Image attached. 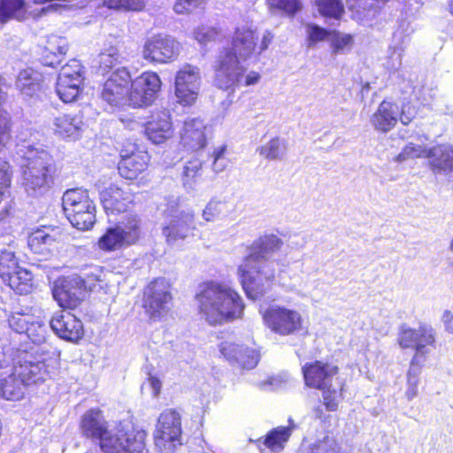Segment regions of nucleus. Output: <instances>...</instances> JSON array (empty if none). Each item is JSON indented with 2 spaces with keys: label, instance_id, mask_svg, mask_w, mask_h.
Returning a JSON list of instances; mask_svg holds the SVG:
<instances>
[{
  "label": "nucleus",
  "instance_id": "1",
  "mask_svg": "<svg viewBox=\"0 0 453 453\" xmlns=\"http://www.w3.org/2000/svg\"><path fill=\"white\" fill-rule=\"evenodd\" d=\"M282 243L277 235L269 234L259 237L248 248V254L238 268L241 283L248 298L257 300L270 288L277 265L272 257Z\"/></svg>",
  "mask_w": 453,
  "mask_h": 453
},
{
  "label": "nucleus",
  "instance_id": "2",
  "mask_svg": "<svg viewBox=\"0 0 453 453\" xmlns=\"http://www.w3.org/2000/svg\"><path fill=\"white\" fill-rule=\"evenodd\" d=\"M17 154L27 161L22 166L21 187L30 197L44 196L52 188L56 164L42 144L23 141L17 144Z\"/></svg>",
  "mask_w": 453,
  "mask_h": 453
},
{
  "label": "nucleus",
  "instance_id": "3",
  "mask_svg": "<svg viewBox=\"0 0 453 453\" xmlns=\"http://www.w3.org/2000/svg\"><path fill=\"white\" fill-rule=\"evenodd\" d=\"M257 37L249 27H238L233 37L232 48L221 50L216 61L215 85L227 89L243 79L244 68L241 60L250 58L256 50Z\"/></svg>",
  "mask_w": 453,
  "mask_h": 453
},
{
  "label": "nucleus",
  "instance_id": "4",
  "mask_svg": "<svg viewBox=\"0 0 453 453\" xmlns=\"http://www.w3.org/2000/svg\"><path fill=\"white\" fill-rule=\"evenodd\" d=\"M196 299L199 312L211 325L240 318L244 309L242 298L234 290L212 281L201 286Z\"/></svg>",
  "mask_w": 453,
  "mask_h": 453
},
{
  "label": "nucleus",
  "instance_id": "5",
  "mask_svg": "<svg viewBox=\"0 0 453 453\" xmlns=\"http://www.w3.org/2000/svg\"><path fill=\"white\" fill-rule=\"evenodd\" d=\"M12 370L11 374L0 378V395L10 401L22 399L27 386L44 381L50 374L41 357L25 350L18 353Z\"/></svg>",
  "mask_w": 453,
  "mask_h": 453
},
{
  "label": "nucleus",
  "instance_id": "6",
  "mask_svg": "<svg viewBox=\"0 0 453 453\" xmlns=\"http://www.w3.org/2000/svg\"><path fill=\"white\" fill-rule=\"evenodd\" d=\"M64 213L73 226L88 230L96 222V206L88 192L80 188L66 190L62 197Z\"/></svg>",
  "mask_w": 453,
  "mask_h": 453
},
{
  "label": "nucleus",
  "instance_id": "7",
  "mask_svg": "<svg viewBox=\"0 0 453 453\" xmlns=\"http://www.w3.org/2000/svg\"><path fill=\"white\" fill-rule=\"evenodd\" d=\"M154 440L159 453H178L177 448L182 445V428L177 411L167 409L159 415Z\"/></svg>",
  "mask_w": 453,
  "mask_h": 453
},
{
  "label": "nucleus",
  "instance_id": "8",
  "mask_svg": "<svg viewBox=\"0 0 453 453\" xmlns=\"http://www.w3.org/2000/svg\"><path fill=\"white\" fill-rule=\"evenodd\" d=\"M398 343L403 349H415V356L427 358L436 348V332L430 325H420L417 329L402 325L399 329Z\"/></svg>",
  "mask_w": 453,
  "mask_h": 453
},
{
  "label": "nucleus",
  "instance_id": "9",
  "mask_svg": "<svg viewBox=\"0 0 453 453\" xmlns=\"http://www.w3.org/2000/svg\"><path fill=\"white\" fill-rule=\"evenodd\" d=\"M84 67L79 60L71 59L61 67L56 83V92L64 103L76 101L83 89Z\"/></svg>",
  "mask_w": 453,
  "mask_h": 453
},
{
  "label": "nucleus",
  "instance_id": "10",
  "mask_svg": "<svg viewBox=\"0 0 453 453\" xmlns=\"http://www.w3.org/2000/svg\"><path fill=\"white\" fill-rule=\"evenodd\" d=\"M146 433L143 430L108 432L99 446L104 453H148L145 448Z\"/></svg>",
  "mask_w": 453,
  "mask_h": 453
},
{
  "label": "nucleus",
  "instance_id": "11",
  "mask_svg": "<svg viewBox=\"0 0 453 453\" xmlns=\"http://www.w3.org/2000/svg\"><path fill=\"white\" fill-rule=\"evenodd\" d=\"M165 215L163 234L168 244L176 245L190 233L194 224V213L191 211L180 210L178 204L173 201L168 203Z\"/></svg>",
  "mask_w": 453,
  "mask_h": 453
},
{
  "label": "nucleus",
  "instance_id": "12",
  "mask_svg": "<svg viewBox=\"0 0 453 453\" xmlns=\"http://www.w3.org/2000/svg\"><path fill=\"white\" fill-rule=\"evenodd\" d=\"M140 236V222L135 217L109 227L99 238L97 245L100 250L112 251L124 246H129L138 240Z\"/></svg>",
  "mask_w": 453,
  "mask_h": 453
},
{
  "label": "nucleus",
  "instance_id": "13",
  "mask_svg": "<svg viewBox=\"0 0 453 453\" xmlns=\"http://www.w3.org/2000/svg\"><path fill=\"white\" fill-rule=\"evenodd\" d=\"M265 325L275 334L286 336L302 329L303 318L299 311L284 306L272 305L263 312Z\"/></svg>",
  "mask_w": 453,
  "mask_h": 453
},
{
  "label": "nucleus",
  "instance_id": "14",
  "mask_svg": "<svg viewBox=\"0 0 453 453\" xmlns=\"http://www.w3.org/2000/svg\"><path fill=\"white\" fill-rule=\"evenodd\" d=\"M161 88L159 76L153 72H145L131 82L127 100L134 108H143L152 104Z\"/></svg>",
  "mask_w": 453,
  "mask_h": 453
},
{
  "label": "nucleus",
  "instance_id": "15",
  "mask_svg": "<svg viewBox=\"0 0 453 453\" xmlns=\"http://www.w3.org/2000/svg\"><path fill=\"white\" fill-rule=\"evenodd\" d=\"M172 301L170 285L164 278L151 281L144 289L143 308L151 319H157L169 311Z\"/></svg>",
  "mask_w": 453,
  "mask_h": 453
},
{
  "label": "nucleus",
  "instance_id": "16",
  "mask_svg": "<svg viewBox=\"0 0 453 453\" xmlns=\"http://www.w3.org/2000/svg\"><path fill=\"white\" fill-rule=\"evenodd\" d=\"M85 280L72 275L58 279L52 288L53 298L64 309L76 308L85 296Z\"/></svg>",
  "mask_w": 453,
  "mask_h": 453
},
{
  "label": "nucleus",
  "instance_id": "17",
  "mask_svg": "<svg viewBox=\"0 0 453 453\" xmlns=\"http://www.w3.org/2000/svg\"><path fill=\"white\" fill-rule=\"evenodd\" d=\"M131 75L126 67H116L108 80L103 85L101 97L112 106H121L128 104V84Z\"/></svg>",
  "mask_w": 453,
  "mask_h": 453
},
{
  "label": "nucleus",
  "instance_id": "18",
  "mask_svg": "<svg viewBox=\"0 0 453 453\" xmlns=\"http://www.w3.org/2000/svg\"><path fill=\"white\" fill-rule=\"evenodd\" d=\"M201 77L199 69L186 65L175 75V96L178 102L184 105L192 104L197 97Z\"/></svg>",
  "mask_w": 453,
  "mask_h": 453
},
{
  "label": "nucleus",
  "instance_id": "19",
  "mask_svg": "<svg viewBox=\"0 0 453 453\" xmlns=\"http://www.w3.org/2000/svg\"><path fill=\"white\" fill-rule=\"evenodd\" d=\"M179 43L171 36L157 35L149 38L142 50L143 58L150 63H166L176 58Z\"/></svg>",
  "mask_w": 453,
  "mask_h": 453
},
{
  "label": "nucleus",
  "instance_id": "20",
  "mask_svg": "<svg viewBox=\"0 0 453 453\" xmlns=\"http://www.w3.org/2000/svg\"><path fill=\"white\" fill-rule=\"evenodd\" d=\"M50 326L61 339L76 342L84 335L82 322L71 311H59L52 316Z\"/></svg>",
  "mask_w": 453,
  "mask_h": 453
},
{
  "label": "nucleus",
  "instance_id": "21",
  "mask_svg": "<svg viewBox=\"0 0 453 453\" xmlns=\"http://www.w3.org/2000/svg\"><path fill=\"white\" fill-rule=\"evenodd\" d=\"M219 351L231 365L242 369L255 368L260 358L256 349L231 342H221Z\"/></svg>",
  "mask_w": 453,
  "mask_h": 453
},
{
  "label": "nucleus",
  "instance_id": "22",
  "mask_svg": "<svg viewBox=\"0 0 453 453\" xmlns=\"http://www.w3.org/2000/svg\"><path fill=\"white\" fill-rule=\"evenodd\" d=\"M304 383L309 388L326 389L331 385L338 367L322 361L306 363L302 367Z\"/></svg>",
  "mask_w": 453,
  "mask_h": 453
},
{
  "label": "nucleus",
  "instance_id": "23",
  "mask_svg": "<svg viewBox=\"0 0 453 453\" xmlns=\"http://www.w3.org/2000/svg\"><path fill=\"white\" fill-rule=\"evenodd\" d=\"M100 200L107 214L124 212L133 201L131 191L111 184L100 192Z\"/></svg>",
  "mask_w": 453,
  "mask_h": 453
},
{
  "label": "nucleus",
  "instance_id": "24",
  "mask_svg": "<svg viewBox=\"0 0 453 453\" xmlns=\"http://www.w3.org/2000/svg\"><path fill=\"white\" fill-rule=\"evenodd\" d=\"M60 235L58 227L42 226L30 233L27 244L34 253L48 256L51 253Z\"/></svg>",
  "mask_w": 453,
  "mask_h": 453
},
{
  "label": "nucleus",
  "instance_id": "25",
  "mask_svg": "<svg viewBox=\"0 0 453 453\" xmlns=\"http://www.w3.org/2000/svg\"><path fill=\"white\" fill-rule=\"evenodd\" d=\"M144 133L148 139L155 144L164 143L173 135V127L170 113L167 110L155 112L147 122Z\"/></svg>",
  "mask_w": 453,
  "mask_h": 453
},
{
  "label": "nucleus",
  "instance_id": "26",
  "mask_svg": "<svg viewBox=\"0 0 453 453\" xmlns=\"http://www.w3.org/2000/svg\"><path fill=\"white\" fill-rule=\"evenodd\" d=\"M399 117V107L396 104L383 100L370 118V123L374 130L387 134L396 125Z\"/></svg>",
  "mask_w": 453,
  "mask_h": 453
},
{
  "label": "nucleus",
  "instance_id": "27",
  "mask_svg": "<svg viewBox=\"0 0 453 453\" xmlns=\"http://www.w3.org/2000/svg\"><path fill=\"white\" fill-rule=\"evenodd\" d=\"M205 125L199 118H188L184 121L180 133L181 144L191 150H198L206 144Z\"/></svg>",
  "mask_w": 453,
  "mask_h": 453
},
{
  "label": "nucleus",
  "instance_id": "28",
  "mask_svg": "<svg viewBox=\"0 0 453 453\" xmlns=\"http://www.w3.org/2000/svg\"><path fill=\"white\" fill-rule=\"evenodd\" d=\"M81 429L83 436L98 443L109 432L107 422L102 411L95 409H91L83 414L81 421Z\"/></svg>",
  "mask_w": 453,
  "mask_h": 453
},
{
  "label": "nucleus",
  "instance_id": "29",
  "mask_svg": "<svg viewBox=\"0 0 453 453\" xmlns=\"http://www.w3.org/2000/svg\"><path fill=\"white\" fill-rule=\"evenodd\" d=\"M427 158L434 173L449 175L453 173L452 144H440L428 149Z\"/></svg>",
  "mask_w": 453,
  "mask_h": 453
},
{
  "label": "nucleus",
  "instance_id": "30",
  "mask_svg": "<svg viewBox=\"0 0 453 453\" xmlns=\"http://www.w3.org/2000/svg\"><path fill=\"white\" fill-rule=\"evenodd\" d=\"M83 125L80 114H59L53 119L51 128L56 135L63 139L76 140L81 136Z\"/></svg>",
  "mask_w": 453,
  "mask_h": 453
},
{
  "label": "nucleus",
  "instance_id": "31",
  "mask_svg": "<svg viewBox=\"0 0 453 453\" xmlns=\"http://www.w3.org/2000/svg\"><path fill=\"white\" fill-rule=\"evenodd\" d=\"M42 76L33 69H25L19 72L16 87L23 99L29 104L35 103L40 97Z\"/></svg>",
  "mask_w": 453,
  "mask_h": 453
},
{
  "label": "nucleus",
  "instance_id": "32",
  "mask_svg": "<svg viewBox=\"0 0 453 453\" xmlns=\"http://www.w3.org/2000/svg\"><path fill=\"white\" fill-rule=\"evenodd\" d=\"M127 155L119 162L118 170L121 177L134 180L146 169L149 157L146 154H133L127 157Z\"/></svg>",
  "mask_w": 453,
  "mask_h": 453
},
{
  "label": "nucleus",
  "instance_id": "33",
  "mask_svg": "<svg viewBox=\"0 0 453 453\" xmlns=\"http://www.w3.org/2000/svg\"><path fill=\"white\" fill-rule=\"evenodd\" d=\"M66 40L62 37L52 36L48 41L42 54L44 65L55 67L58 65L67 51Z\"/></svg>",
  "mask_w": 453,
  "mask_h": 453
},
{
  "label": "nucleus",
  "instance_id": "34",
  "mask_svg": "<svg viewBox=\"0 0 453 453\" xmlns=\"http://www.w3.org/2000/svg\"><path fill=\"white\" fill-rule=\"evenodd\" d=\"M289 423L288 426H278L271 430L263 439V444L273 452H280L295 428L292 419H289Z\"/></svg>",
  "mask_w": 453,
  "mask_h": 453
},
{
  "label": "nucleus",
  "instance_id": "35",
  "mask_svg": "<svg viewBox=\"0 0 453 453\" xmlns=\"http://www.w3.org/2000/svg\"><path fill=\"white\" fill-rule=\"evenodd\" d=\"M27 12L25 0H0V23L5 24L11 19L20 20Z\"/></svg>",
  "mask_w": 453,
  "mask_h": 453
},
{
  "label": "nucleus",
  "instance_id": "36",
  "mask_svg": "<svg viewBox=\"0 0 453 453\" xmlns=\"http://www.w3.org/2000/svg\"><path fill=\"white\" fill-rule=\"evenodd\" d=\"M287 142L284 139L274 137L260 146L257 151L266 159L281 160L287 153Z\"/></svg>",
  "mask_w": 453,
  "mask_h": 453
},
{
  "label": "nucleus",
  "instance_id": "37",
  "mask_svg": "<svg viewBox=\"0 0 453 453\" xmlns=\"http://www.w3.org/2000/svg\"><path fill=\"white\" fill-rule=\"evenodd\" d=\"M332 55L346 54L351 50L354 38L349 34H343L337 30H332L329 41Z\"/></svg>",
  "mask_w": 453,
  "mask_h": 453
},
{
  "label": "nucleus",
  "instance_id": "38",
  "mask_svg": "<svg viewBox=\"0 0 453 453\" xmlns=\"http://www.w3.org/2000/svg\"><path fill=\"white\" fill-rule=\"evenodd\" d=\"M5 283L17 294L27 295L32 288V273L27 269L18 271L7 278Z\"/></svg>",
  "mask_w": 453,
  "mask_h": 453
},
{
  "label": "nucleus",
  "instance_id": "39",
  "mask_svg": "<svg viewBox=\"0 0 453 453\" xmlns=\"http://www.w3.org/2000/svg\"><path fill=\"white\" fill-rule=\"evenodd\" d=\"M202 163L199 160L188 161L183 167L182 184L187 192L196 190L198 178L201 176Z\"/></svg>",
  "mask_w": 453,
  "mask_h": 453
},
{
  "label": "nucleus",
  "instance_id": "40",
  "mask_svg": "<svg viewBox=\"0 0 453 453\" xmlns=\"http://www.w3.org/2000/svg\"><path fill=\"white\" fill-rule=\"evenodd\" d=\"M319 12L326 18L340 19L344 13L342 0H316Z\"/></svg>",
  "mask_w": 453,
  "mask_h": 453
},
{
  "label": "nucleus",
  "instance_id": "41",
  "mask_svg": "<svg viewBox=\"0 0 453 453\" xmlns=\"http://www.w3.org/2000/svg\"><path fill=\"white\" fill-rule=\"evenodd\" d=\"M228 211V204L225 201L211 199L203 211V218L206 221H214Z\"/></svg>",
  "mask_w": 453,
  "mask_h": 453
},
{
  "label": "nucleus",
  "instance_id": "42",
  "mask_svg": "<svg viewBox=\"0 0 453 453\" xmlns=\"http://www.w3.org/2000/svg\"><path fill=\"white\" fill-rule=\"evenodd\" d=\"M409 42V37L405 35H403V32L397 31L394 34L393 36V54L392 58H395L396 63H393L391 65L389 63L388 68H390L392 71H396L399 69V67L402 65V53L403 52L404 46Z\"/></svg>",
  "mask_w": 453,
  "mask_h": 453
},
{
  "label": "nucleus",
  "instance_id": "43",
  "mask_svg": "<svg viewBox=\"0 0 453 453\" xmlns=\"http://www.w3.org/2000/svg\"><path fill=\"white\" fill-rule=\"evenodd\" d=\"M14 258V252L9 250H4L0 254V277L3 281L5 282L7 278L12 277V274H16L18 271H21L24 268L19 265L17 259L10 265H4L5 262H12Z\"/></svg>",
  "mask_w": 453,
  "mask_h": 453
},
{
  "label": "nucleus",
  "instance_id": "44",
  "mask_svg": "<svg viewBox=\"0 0 453 453\" xmlns=\"http://www.w3.org/2000/svg\"><path fill=\"white\" fill-rule=\"evenodd\" d=\"M26 334L35 344H40L45 342L47 334L46 323L39 319H35L32 317Z\"/></svg>",
  "mask_w": 453,
  "mask_h": 453
},
{
  "label": "nucleus",
  "instance_id": "45",
  "mask_svg": "<svg viewBox=\"0 0 453 453\" xmlns=\"http://www.w3.org/2000/svg\"><path fill=\"white\" fill-rule=\"evenodd\" d=\"M98 58L99 67L104 72L115 68L120 63V56L118 50L114 47H111L104 52H101Z\"/></svg>",
  "mask_w": 453,
  "mask_h": 453
},
{
  "label": "nucleus",
  "instance_id": "46",
  "mask_svg": "<svg viewBox=\"0 0 453 453\" xmlns=\"http://www.w3.org/2000/svg\"><path fill=\"white\" fill-rule=\"evenodd\" d=\"M427 153L428 149L425 148L423 145L410 142L398 154L396 160L398 162H403L407 159H414L418 157L427 158Z\"/></svg>",
  "mask_w": 453,
  "mask_h": 453
},
{
  "label": "nucleus",
  "instance_id": "47",
  "mask_svg": "<svg viewBox=\"0 0 453 453\" xmlns=\"http://www.w3.org/2000/svg\"><path fill=\"white\" fill-rule=\"evenodd\" d=\"M332 30H327L316 24H308L306 26V33L309 41V46H312L323 41H329V35Z\"/></svg>",
  "mask_w": 453,
  "mask_h": 453
},
{
  "label": "nucleus",
  "instance_id": "48",
  "mask_svg": "<svg viewBox=\"0 0 453 453\" xmlns=\"http://www.w3.org/2000/svg\"><path fill=\"white\" fill-rule=\"evenodd\" d=\"M309 453H341V448L333 437L326 436L314 443Z\"/></svg>",
  "mask_w": 453,
  "mask_h": 453
},
{
  "label": "nucleus",
  "instance_id": "49",
  "mask_svg": "<svg viewBox=\"0 0 453 453\" xmlns=\"http://www.w3.org/2000/svg\"><path fill=\"white\" fill-rule=\"evenodd\" d=\"M219 36V31L211 27H199L194 31V38L201 44L206 45L216 41Z\"/></svg>",
  "mask_w": 453,
  "mask_h": 453
},
{
  "label": "nucleus",
  "instance_id": "50",
  "mask_svg": "<svg viewBox=\"0 0 453 453\" xmlns=\"http://www.w3.org/2000/svg\"><path fill=\"white\" fill-rule=\"evenodd\" d=\"M32 316L28 314L17 313L8 319L10 327L18 334H26Z\"/></svg>",
  "mask_w": 453,
  "mask_h": 453
},
{
  "label": "nucleus",
  "instance_id": "51",
  "mask_svg": "<svg viewBox=\"0 0 453 453\" xmlns=\"http://www.w3.org/2000/svg\"><path fill=\"white\" fill-rule=\"evenodd\" d=\"M104 4L110 9H125L139 11L144 6L143 0H104Z\"/></svg>",
  "mask_w": 453,
  "mask_h": 453
},
{
  "label": "nucleus",
  "instance_id": "52",
  "mask_svg": "<svg viewBox=\"0 0 453 453\" xmlns=\"http://www.w3.org/2000/svg\"><path fill=\"white\" fill-rule=\"evenodd\" d=\"M267 2L272 7L282 10L290 15H294L301 9L299 0H267Z\"/></svg>",
  "mask_w": 453,
  "mask_h": 453
},
{
  "label": "nucleus",
  "instance_id": "53",
  "mask_svg": "<svg viewBox=\"0 0 453 453\" xmlns=\"http://www.w3.org/2000/svg\"><path fill=\"white\" fill-rule=\"evenodd\" d=\"M226 150V146H221L213 151L211 168L216 173L223 172L228 165V159L225 156Z\"/></svg>",
  "mask_w": 453,
  "mask_h": 453
},
{
  "label": "nucleus",
  "instance_id": "54",
  "mask_svg": "<svg viewBox=\"0 0 453 453\" xmlns=\"http://www.w3.org/2000/svg\"><path fill=\"white\" fill-rule=\"evenodd\" d=\"M205 2L206 0H177L173 5V11L177 14H187L201 7Z\"/></svg>",
  "mask_w": 453,
  "mask_h": 453
},
{
  "label": "nucleus",
  "instance_id": "55",
  "mask_svg": "<svg viewBox=\"0 0 453 453\" xmlns=\"http://www.w3.org/2000/svg\"><path fill=\"white\" fill-rule=\"evenodd\" d=\"M11 167L9 163L0 158V202L3 199L4 191L11 184Z\"/></svg>",
  "mask_w": 453,
  "mask_h": 453
},
{
  "label": "nucleus",
  "instance_id": "56",
  "mask_svg": "<svg viewBox=\"0 0 453 453\" xmlns=\"http://www.w3.org/2000/svg\"><path fill=\"white\" fill-rule=\"evenodd\" d=\"M323 390L324 405L328 411H334L338 408V393L336 390L331 391L329 387Z\"/></svg>",
  "mask_w": 453,
  "mask_h": 453
},
{
  "label": "nucleus",
  "instance_id": "57",
  "mask_svg": "<svg viewBox=\"0 0 453 453\" xmlns=\"http://www.w3.org/2000/svg\"><path fill=\"white\" fill-rule=\"evenodd\" d=\"M426 361V358H423L421 357L414 355L411 360L410 368L407 372V377L419 378L424 363Z\"/></svg>",
  "mask_w": 453,
  "mask_h": 453
},
{
  "label": "nucleus",
  "instance_id": "58",
  "mask_svg": "<svg viewBox=\"0 0 453 453\" xmlns=\"http://www.w3.org/2000/svg\"><path fill=\"white\" fill-rule=\"evenodd\" d=\"M21 352L18 350L15 357H12V349L10 347L4 348L3 344H0V368H5L12 363L17 360L18 353Z\"/></svg>",
  "mask_w": 453,
  "mask_h": 453
},
{
  "label": "nucleus",
  "instance_id": "59",
  "mask_svg": "<svg viewBox=\"0 0 453 453\" xmlns=\"http://www.w3.org/2000/svg\"><path fill=\"white\" fill-rule=\"evenodd\" d=\"M9 119L5 113L0 112V150L9 139Z\"/></svg>",
  "mask_w": 453,
  "mask_h": 453
},
{
  "label": "nucleus",
  "instance_id": "60",
  "mask_svg": "<svg viewBox=\"0 0 453 453\" xmlns=\"http://www.w3.org/2000/svg\"><path fill=\"white\" fill-rule=\"evenodd\" d=\"M415 116L416 111L413 107L403 105L401 111L399 110L398 120H400L403 125L407 126L413 120Z\"/></svg>",
  "mask_w": 453,
  "mask_h": 453
},
{
  "label": "nucleus",
  "instance_id": "61",
  "mask_svg": "<svg viewBox=\"0 0 453 453\" xmlns=\"http://www.w3.org/2000/svg\"><path fill=\"white\" fill-rule=\"evenodd\" d=\"M419 384V378L407 377V389L405 392L408 400H412L418 395V387Z\"/></svg>",
  "mask_w": 453,
  "mask_h": 453
},
{
  "label": "nucleus",
  "instance_id": "62",
  "mask_svg": "<svg viewBox=\"0 0 453 453\" xmlns=\"http://www.w3.org/2000/svg\"><path fill=\"white\" fill-rule=\"evenodd\" d=\"M259 78H260V76L257 73L252 72V73H249L247 76L243 75V79L241 81L240 83L227 88L226 90L233 91L236 87H239L241 85H244V86L253 85L258 81Z\"/></svg>",
  "mask_w": 453,
  "mask_h": 453
},
{
  "label": "nucleus",
  "instance_id": "63",
  "mask_svg": "<svg viewBox=\"0 0 453 453\" xmlns=\"http://www.w3.org/2000/svg\"><path fill=\"white\" fill-rule=\"evenodd\" d=\"M147 383H148V386L152 390V395L154 396H157L159 395V393H160L161 386H162V383L159 380V379H157L155 376L150 375V377L148 378V382Z\"/></svg>",
  "mask_w": 453,
  "mask_h": 453
},
{
  "label": "nucleus",
  "instance_id": "64",
  "mask_svg": "<svg viewBox=\"0 0 453 453\" xmlns=\"http://www.w3.org/2000/svg\"><path fill=\"white\" fill-rule=\"evenodd\" d=\"M442 322L445 330L453 334V314L449 311H445L442 315Z\"/></svg>",
  "mask_w": 453,
  "mask_h": 453
}]
</instances>
